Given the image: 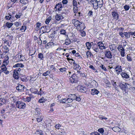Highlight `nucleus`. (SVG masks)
<instances>
[{
  "instance_id": "nucleus-40",
  "label": "nucleus",
  "mask_w": 135,
  "mask_h": 135,
  "mask_svg": "<svg viewBox=\"0 0 135 135\" xmlns=\"http://www.w3.org/2000/svg\"><path fill=\"white\" fill-rule=\"evenodd\" d=\"M14 25L17 27H18L20 26L21 25V23L20 22H16L14 23Z\"/></svg>"
},
{
  "instance_id": "nucleus-28",
  "label": "nucleus",
  "mask_w": 135,
  "mask_h": 135,
  "mask_svg": "<svg viewBox=\"0 0 135 135\" xmlns=\"http://www.w3.org/2000/svg\"><path fill=\"white\" fill-rule=\"evenodd\" d=\"M46 27L47 26H44L43 27H42L41 28V30H42V31H43V32H48L49 31H47L46 30Z\"/></svg>"
},
{
  "instance_id": "nucleus-49",
  "label": "nucleus",
  "mask_w": 135,
  "mask_h": 135,
  "mask_svg": "<svg viewBox=\"0 0 135 135\" xmlns=\"http://www.w3.org/2000/svg\"><path fill=\"white\" fill-rule=\"evenodd\" d=\"M80 33L81 36L83 37L85 36L86 35V33L84 31H80Z\"/></svg>"
},
{
  "instance_id": "nucleus-57",
  "label": "nucleus",
  "mask_w": 135,
  "mask_h": 135,
  "mask_svg": "<svg viewBox=\"0 0 135 135\" xmlns=\"http://www.w3.org/2000/svg\"><path fill=\"white\" fill-rule=\"evenodd\" d=\"M78 8L77 7H74L73 8V11L75 13H76L78 12Z\"/></svg>"
},
{
  "instance_id": "nucleus-42",
  "label": "nucleus",
  "mask_w": 135,
  "mask_h": 135,
  "mask_svg": "<svg viewBox=\"0 0 135 135\" xmlns=\"http://www.w3.org/2000/svg\"><path fill=\"white\" fill-rule=\"evenodd\" d=\"M124 36H125V37L127 38H129L130 37V35H129L128 32H124Z\"/></svg>"
},
{
  "instance_id": "nucleus-4",
  "label": "nucleus",
  "mask_w": 135,
  "mask_h": 135,
  "mask_svg": "<svg viewBox=\"0 0 135 135\" xmlns=\"http://www.w3.org/2000/svg\"><path fill=\"white\" fill-rule=\"evenodd\" d=\"M113 69L115 70V71L118 75L119 74L122 70L121 66L119 65H116L115 67L113 68Z\"/></svg>"
},
{
  "instance_id": "nucleus-52",
  "label": "nucleus",
  "mask_w": 135,
  "mask_h": 135,
  "mask_svg": "<svg viewBox=\"0 0 135 135\" xmlns=\"http://www.w3.org/2000/svg\"><path fill=\"white\" fill-rule=\"evenodd\" d=\"M100 67L103 70L105 71H107V69H106L105 66H104L102 64L100 66Z\"/></svg>"
},
{
  "instance_id": "nucleus-44",
  "label": "nucleus",
  "mask_w": 135,
  "mask_h": 135,
  "mask_svg": "<svg viewBox=\"0 0 135 135\" xmlns=\"http://www.w3.org/2000/svg\"><path fill=\"white\" fill-rule=\"evenodd\" d=\"M91 54H92L89 51H87L86 52V55L87 56V58H88L89 57H90Z\"/></svg>"
},
{
  "instance_id": "nucleus-9",
  "label": "nucleus",
  "mask_w": 135,
  "mask_h": 135,
  "mask_svg": "<svg viewBox=\"0 0 135 135\" xmlns=\"http://www.w3.org/2000/svg\"><path fill=\"white\" fill-rule=\"evenodd\" d=\"M97 45L99 49L101 50L105 49L106 47L104 45V44L101 41L97 43Z\"/></svg>"
},
{
  "instance_id": "nucleus-3",
  "label": "nucleus",
  "mask_w": 135,
  "mask_h": 135,
  "mask_svg": "<svg viewBox=\"0 0 135 135\" xmlns=\"http://www.w3.org/2000/svg\"><path fill=\"white\" fill-rule=\"evenodd\" d=\"M69 79L72 83H75L76 82V80L77 79V76L76 74L74 73L71 75Z\"/></svg>"
},
{
  "instance_id": "nucleus-12",
  "label": "nucleus",
  "mask_w": 135,
  "mask_h": 135,
  "mask_svg": "<svg viewBox=\"0 0 135 135\" xmlns=\"http://www.w3.org/2000/svg\"><path fill=\"white\" fill-rule=\"evenodd\" d=\"M119 86L122 90H125V89L126 88V86L127 85H129V84L127 83H125V84H123L121 82H119Z\"/></svg>"
},
{
  "instance_id": "nucleus-20",
  "label": "nucleus",
  "mask_w": 135,
  "mask_h": 135,
  "mask_svg": "<svg viewBox=\"0 0 135 135\" xmlns=\"http://www.w3.org/2000/svg\"><path fill=\"white\" fill-rule=\"evenodd\" d=\"M37 118L36 119L38 122H41L43 118V117L42 115H40L39 116H36Z\"/></svg>"
},
{
  "instance_id": "nucleus-31",
  "label": "nucleus",
  "mask_w": 135,
  "mask_h": 135,
  "mask_svg": "<svg viewBox=\"0 0 135 135\" xmlns=\"http://www.w3.org/2000/svg\"><path fill=\"white\" fill-rule=\"evenodd\" d=\"M26 27L25 26H21V28L20 29V30L22 32H24L26 30Z\"/></svg>"
},
{
  "instance_id": "nucleus-64",
  "label": "nucleus",
  "mask_w": 135,
  "mask_h": 135,
  "mask_svg": "<svg viewBox=\"0 0 135 135\" xmlns=\"http://www.w3.org/2000/svg\"><path fill=\"white\" fill-rule=\"evenodd\" d=\"M88 15L89 16H92L93 12L91 11H89L88 13Z\"/></svg>"
},
{
  "instance_id": "nucleus-26",
  "label": "nucleus",
  "mask_w": 135,
  "mask_h": 135,
  "mask_svg": "<svg viewBox=\"0 0 135 135\" xmlns=\"http://www.w3.org/2000/svg\"><path fill=\"white\" fill-rule=\"evenodd\" d=\"M122 44L124 48L125 47H126V48L127 49H128V46L127 45V43L126 41H124V42H122Z\"/></svg>"
},
{
  "instance_id": "nucleus-50",
  "label": "nucleus",
  "mask_w": 135,
  "mask_h": 135,
  "mask_svg": "<svg viewBox=\"0 0 135 135\" xmlns=\"http://www.w3.org/2000/svg\"><path fill=\"white\" fill-rule=\"evenodd\" d=\"M37 134H39L40 135H43L44 134L42 131L41 130H38L37 131Z\"/></svg>"
},
{
  "instance_id": "nucleus-10",
  "label": "nucleus",
  "mask_w": 135,
  "mask_h": 135,
  "mask_svg": "<svg viewBox=\"0 0 135 135\" xmlns=\"http://www.w3.org/2000/svg\"><path fill=\"white\" fill-rule=\"evenodd\" d=\"M105 56L108 59L112 58V55L109 51L106 50L105 53Z\"/></svg>"
},
{
  "instance_id": "nucleus-59",
  "label": "nucleus",
  "mask_w": 135,
  "mask_h": 135,
  "mask_svg": "<svg viewBox=\"0 0 135 135\" xmlns=\"http://www.w3.org/2000/svg\"><path fill=\"white\" fill-rule=\"evenodd\" d=\"M61 125L58 124H56L55 126V127L57 129H59L60 127L61 126Z\"/></svg>"
},
{
  "instance_id": "nucleus-47",
  "label": "nucleus",
  "mask_w": 135,
  "mask_h": 135,
  "mask_svg": "<svg viewBox=\"0 0 135 135\" xmlns=\"http://www.w3.org/2000/svg\"><path fill=\"white\" fill-rule=\"evenodd\" d=\"M99 92L95 89H92L91 90V93H98Z\"/></svg>"
},
{
  "instance_id": "nucleus-56",
  "label": "nucleus",
  "mask_w": 135,
  "mask_h": 135,
  "mask_svg": "<svg viewBox=\"0 0 135 135\" xmlns=\"http://www.w3.org/2000/svg\"><path fill=\"white\" fill-rule=\"evenodd\" d=\"M124 8L126 11H128L129 8V6L125 5L124 6Z\"/></svg>"
},
{
  "instance_id": "nucleus-21",
  "label": "nucleus",
  "mask_w": 135,
  "mask_h": 135,
  "mask_svg": "<svg viewBox=\"0 0 135 135\" xmlns=\"http://www.w3.org/2000/svg\"><path fill=\"white\" fill-rule=\"evenodd\" d=\"M20 74L18 73L15 70L13 72V77L16 79H17L18 78V75Z\"/></svg>"
},
{
  "instance_id": "nucleus-51",
  "label": "nucleus",
  "mask_w": 135,
  "mask_h": 135,
  "mask_svg": "<svg viewBox=\"0 0 135 135\" xmlns=\"http://www.w3.org/2000/svg\"><path fill=\"white\" fill-rule=\"evenodd\" d=\"M91 94L93 95H96V96H95V97H97L98 96V94H99V97H101L102 95V93H91Z\"/></svg>"
},
{
  "instance_id": "nucleus-18",
  "label": "nucleus",
  "mask_w": 135,
  "mask_h": 135,
  "mask_svg": "<svg viewBox=\"0 0 135 135\" xmlns=\"http://www.w3.org/2000/svg\"><path fill=\"white\" fill-rule=\"evenodd\" d=\"M120 75L122 77L126 79H128L129 78V76L126 73L123 72H122L120 74Z\"/></svg>"
},
{
  "instance_id": "nucleus-55",
  "label": "nucleus",
  "mask_w": 135,
  "mask_h": 135,
  "mask_svg": "<svg viewBox=\"0 0 135 135\" xmlns=\"http://www.w3.org/2000/svg\"><path fill=\"white\" fill-rule=\"evenodd\" d=\"M8 62L9 61L7 60H6V61H4L3 62V64L2 65H4L5 66H6L7 65Z\"/></svg>"
},
{
  "instance_id": "nucleus-5",
  "label": "nucleus",
  "mask_w": 135,
  "mask_h": 135,
  "mask_svg": "<svg viewBox=\"0 0 135 135\" xmlns=\"http://www.w3.org/2000/svg\"><path fill=\"white\" fill-rule=\"evenodd\" d=\"M65 15V13H61L59 14H57L55 16V18L56 20L59 21L61 20L64 18V16L63 14Z\"/></svg>"
},
{
  "instance_id": "nucleus-61",
  "label": "nucleus",
  "mask_w": 135,
  "mask_h": 135,
  "mask_svg": "<svg viewBox=\"0 0 135 135\" xmlns=\"http://www.w3.org/2000/svg\"><path fill=\"white\" fill-rule=\"evenodd\" d=\"M60 32L61 34L65 35V30H64L62 29L60 31Z\"/></svg>"
},
{
  "instance_id": "nucleus-53",
  "label": "nucleus",
  "mask_w": 135,
  "mask_h": 135,
  "mask_svg": "<svg viewBox=\"0 0 135 135\" xmlns=\"http://www.w3.org/2000/svg\"><path fill=\"white\" fill-rule=\"evenodd\" d=\"M11 16L10 15L8 14L6 16L5 18L6 20H9L11 19Z\"/></svg>"
},
{
  "instance_id": "nucleus-63",
  "label": "nucleus",
  "mask_w": 135,
  "mask_h": 135,
  "mask_svg": "<svg viewBox=\"0 0 135 135\" xmlns=\"http://www.w3.org/2000/svg\"><path fill=\"white\" fill-rule=\"evenodd\" d=\"M89 2H90L93 5L95 2V0H86Z\"/></svg>"
},
{
  "instance_id": "nucleus-17",
  "label": "nucleus",
  "mask_w": 135,
  "mask_h": 135,
  "mask_svg": "<svg viewBox=\"0 0 135 135\" xmlns=\"http://www.w3.org/2000/svg\"><path fill=\"white\" fill-rule=\"evenodd\" d=\"M92 49L96 52H97L99 51L98 45L96 44H94L92 47Z\"/></svg>"
},
{
  "instance_id": "nucleus-39",
  "label": "nucleus",
  "mask_w": 135,
  "mask_h": 135,
  "mask_svg": "<svg viewBox=\"0 0 135 135\" xmlns=\"http://www.w3.org/2000/svg\"><path fill=\"white\" fill-rule=\"evenodd\" d=\"M66 68H60L59 69L60 71L64 73L66 71Z\"/></svg>"
},
{
  "instance_id": "nucleus-16",
  "label": "nucleus",
  "mask_w": 135,
  "mask_h": 135,
  "mask_svg": "<svg viewBox=\"0 0 135 135\" xmlns=\"http://www.w3.org/2000/svg\"><path fill=\"white\" fill-rule=\"evenodd\" d=\"M3 53L5 54L8 53L9 51V48L6 45H4L3 47Z\"/></svg>"
},
{
  "instance_id": "nucleus-33",
  "label": "nucleus",
  "mask_w": 135,
  "mask_h": 135,
  "mask_svg": "<svg viewBox=\"0 0 135 135\" xmlns=\"http://www.w3.org/2000/svg\"><path fill=\"white\" fill-rule=\"evenodd\" d=\"M5 99L2 98H0V106L3 104L5 103Z\"/></svg>"
},
{
  "instance_id": "nucleus-19",
  "label": "nucleus",
  "mask_w": 135,
  "mask_h": 135,
  "mask_svg": "<svg viewBox=\"0 0 135 135\" xmlns=\"http://www.w3.org/2000/svg\"><path fill=\"white\" fill-rule=\"evenodd\" d=\"M120 51L121 56L122 57H124L125 56V52L124 48L118 50Z\"/></svg>"
},
{
  "instance_id": "nucleus-6",
  "label": "nucleus",
  "mask_w": 135,
  "mask_h": 135,
  "mask_svg": "<svg viewBox=\"0 0 135 135\" xmlns=\"http://www.w3.org/2000/svg\"><path fill=\"white\" fill-rule=\"evenodd\" d=\"M1 71L2 72H3L6 74H7L9 73V72L7 70V68L6 66L4 65H2L1 66Z\"/></svg>"
},
{
  "instance_id": "nucleus-13",
  "label": "nucleus",
  "mask_w": 135,
  "mask_h": 135,
  "mask_svg": "<svg viewBox=\"0 0 135 135\" xmlns=\"http://www.w3.org/2000/svg\"><path fill=\"white\" fill-rule=\"evenodd\" d=\"M112 15L114 19L117 20L119 18V15L118 13L115 11H113L112 13Z\"/></svg>"
},
{
  "instance_id": "nucleus-38",
  "label": "nucleus",
  "mask_w": 135,
  "mask_h": 135,
  "mask_svg": "<svg viewBox=\"0 0 135 135\" xmlns=\"http://www.w3.org/2000/svg\"><path fill=\"white\" fill-rule=\"evenodd\" d=\"M23 87L22 85H20L18 86L17 87V89L19 90H22V89L23 88Z\"/></svg>"
},
{
  "instance_id": "nucleus-58",
  "label": "nucleus",
  "mask_w": 135,
  "mask_h": 135,
  "mask_svg": "<svg viewBox=\"0 0 135 135\" xmlns=\"http://www.w3.org/2000/svg\"><path fill=\"white\" fill-rule=\"evenodd\" d=\"M73 4L74 7H77V3L76 1L75 0L73 1Z\"/></svg>"
},
{
  "instance_id": "nucleus-7",
  "label": "nucleus",
  "mask_w": 135,
  "mask_h": 135,
  "mask_svg": "<svg viewBox=\"0 0 135 135\" xmlns=\"http://www.w3.org/2000/svg\"><path fill=\"white\" fill-rule=\"evenodd\" d=\"M85 28L84 24L81 22L79 25L77 27V29L78 30L80 31L83 30Z\"/></svg>"
},
{
  "instance_id": "nucleus-43",
  "label": "nucleus",
  "mask_w": 135,
  "mask_h": 135,
  "mask_svg": "<svg viewBox=\"0 0 135 135\" xmlns=\"http://www.w3.org/2000/svg\"><path fill=\"white\" fill-rule=\"evenodd\" d=\"M127 58L128 61H132L131 57L130 56V55L129 54L127 55Z\"/></svg>"
},
{
  "instance_id": "nucleus-1",
  "label": "nucleus",
  "mask_w": 135,
  "mask_h": 135,
  "mask_svg": "<svg viewBox=\"0 0 135 135\" xmlns=\"http://www.w3.org/2000/svg\"><path fill=\"white\" fill-rule=\"evenodd\" d=\"M103 4L102 0H95V2L93 3V8L95 9H97L98 7L101 8Z\"/></svg>"
},
{
  "instance_id": "nucleus-41",
  "label": "nucleus",
  "mask_w": 135,
  "mask_h": 135,
  "mask_svg": "<svg viewBox=\"0 0 135 135\" xmlns=\"http://www.w3.org/2000/svg\"><path fill=\"white\" fill-rule=\"evenodd\" d=\"M22 13H18L17 14H16L15 16V17L17 18L18 19L20 18L21 16L22 15Z\"/></svg>"
},
{
  "instance_id": "nucleus-34",
  "label": "nucleus",
  "mask_w": 135,
  "mask_h": 135,
  "mask_svg": "<svg viewBox=\"0 0 135 135\" xmlns=\"http://www.w3.org/2000/svg\"><path fill=\"white\" fill-rule=\"evenodd\" d=\"M41 26V23L39 22L37 23L36 24V27L35 28V30H38L39 29V27Z\"/></svg>"
},
{
  "instance_id": "nucleus-24",
  "label": "nucleus",
  "mask_w": 135,
  "mask_h": 135,
  "mask_svg": "<svg viewBox=\"0 0 135 135\" xmlns=\"http://www.w3.org/2000/svg\"><path fill=\"white\" fill-rule=\"evenodd\" d=\"M73 95L74 96V97L72 98H71V100H74L75 99L76 101L78 102H79L81 100V99L80 97H77L75 94H73Z\"/></svg>"
},
{
  "instance_id": "nucleus-46",
  "label": "nucleus",
  "mask_w": 135,
  "mask_h": 135,
  "mask_svg": "<svg viewBox=\"0 0 135 135\" xmlns=\"http://www.w3.org/2000/svg\"><path fill=\"white\" fill-rule=\"evenodd\" d=\"M98 131L101 134H103L104 132V129L102 128L99 129L98 130Z\"/></svg>"
},
{
  "instance_id": "nucleus-36",
  "label": "nucleus",
  "mask_w": 135,
  "mask_h": 135,
  "mask_svg": "<svg viewBox=\"0 0 135 135\" xmlns=\"http://www.w3.org/2000/svg\"><path fill=\"white\" fill-rule=\"evenodd\" d=\"M20 2L23 4V5H25L26 4L27 2L26 0H20Z\"/></svg>"
},
{
  "instance_id": "nucleus-29",
  "label": "nucleus",
  "mask_w": 135,
  "mask_h": 135,
  "mask_svg": "<svg viewBox=\"0 0 135 135\" xmlns=\"http://www.w3.org/2000/svg\"><path fill=\"white\" fill-rule=\"evenodd\" d=\"M6 38L8 39V41H12L13 40V36L12 35H7L6 36Z\"/></svg>"
},
{
  "instance_id": "nucleus-27",
  "label": "nucleus",
  "mask_w": 135,
  "mask_h": 135,
  "mask_svg": "<svg viewBox=\"0 0 135 135\" xmlns=\"http://www.w3.org/2000/svg\"><path fill=\"white\" fill-rule=\"evenodd\" d=\"M91 43L93 44V42L90 43L89 42H88L86 43V46L87 47V48L89 50L91 48Z\"/></svg>"
},
{
  "instance_id": "nucleus-60",
  "label": "nucleus",
  "mask_w": 135,
  "mask_h": 135,
  "mask_svg": "<svg viewBox=\"0 0 135 135\" xmlns=\"http://www.w3.org/2000/svg\"><path fill=\"white\" fill-rule=\"evenodd\" d=\"M19 74H20V71L21 70V69L20 68H16L15 70Z\"/></svg>"
},
{
  "instance_id": "nucleus-2",
  "label": "nucleus",
  "mask_w": 135,
  "mask_h": 135,
  "mask_svg": "<svg viewBox=\"0 0 135 135\" xmlns=\"http://www.w3.org/2000/svg\"><path fill=\"white\" fill-rule=\"evenodd\" d=\"M16 107L20 109H24L26 108V104L21 101H17L16 103Z\"/></svg>"
},
{
  "instance_id": "nucleus-45",
  "label": "nucleus",
  "mask_w": 135,
  "mask_h": 135,
  "mask_svg": "<svg viewBox=\"0 0 135 135\" xmlns=\"http://www.w3.org/2000/svg\"><path fill=\"white\" fill-rule=\"evenodd\" d=\"M71 43V42L70 40L67 39L66 40L65 44L66 45H68L70 44Z\"/></svg>"
},
{
  "instance_id": "nucleus-35",
  "label": "nucleus",
  "mask_w": 135,
  "mask_h": 135,
  "mask_svg": "<svg viewBox=\"0 0 135 135\" xmlns=\"http://www.w3.org/2000/svg\"><path fill=\"white\" fill-rule=\"evenodd\" d=\"M54 45V44L52 42H49L47 44V46L48 48L51 47L52 46Z\"/></svg>"
},
{
  "instance_id": "nucleus-30",
  "label": "nucleus",
  "mask_w": 135,
  "mask_h": 135,
  "mask_svg": "<svg viewBox=\"0 0 135 135\" xmlns=\"http://www.w3.org/2000/svg\"><path fill=\"white\" fill-rule=\"evenodd\" d=\"M70 99H63L62 100V103L63 104L64 103H69V100H70Z\"/></svg>"
},
{
  "instance_id": "nucleus-11",
  "label": "nucleus",
  "mask_w": 135,
  "mask_h": 135,
  "mask_svg": "<svg viewBox=\"0 0 135 135\" xmlns=\"http://www.w3.org/2000/svg\"><path fill=\"white\" fill-rule=\"evenodd\" d=\"M62 7V6L61 3L59 2L56 4L55 9H56V11H60L61 10Z\"/></svg>"
},
{
  "instance_id": "nucleus-23",
  "label": "nucleus",
  "mask_w": 135,
  "mask_h": 135,
  "mask_svg": "<svg viewBox=\"0 0 135 135\" xmlns=\"http://www.w3.org/2000/svg\"><path fill=\"white\" fill-rule=\"evenodd\" d=\"M24 67V65L21 63H17L13 66V67L14 68H19V67L23 68Z\"/></svg>"
},
{
  "instance_id": "nucleus-8",
  "label": "nucleus",
  "mask_w": 135,
  "mask_h": 135,
  "mask_svg": "<svg viewBox=\"0 0 135 135\" xmlns=\"http://www.w3.org/2000/svg\"><path fill=\"white\" fill-rule=\"evenodd\" d=\"M16 59L20 61H23L25 60V57L19 54L16 55Z\"/></svg>"
},
{
  "instance_id": "nucleus-37",
  "label": "nucleus",
  "mask_w": 135,
  "mask_h": 135,
  "mask_svg": "<svg viewBox=\"0 0 135 135\" xmlns=\"http://www.w3.org/2000/svg\"><path fill=\"white\" fill-rule=\"evenodd\" d=\"M38 57L40 60H42L44 58L43 54L41 53H39L38 54Z\"/></svg>"
},
{
  "instance_id": "nucleus-14",
  "label": "nucleus",
  "mask_w": 135,
  "mask_h": 135,
  "mask_svg": "<svg viewBox=\"0 0 135 135\" xmlns=\"http://www.w3.org/2000/svg\"><path fill=\"white\" fill-rule=\"evenodd\" d=\"M81 22L76 19L73 20L72 21V23L74 24V25L76 27L79 25Z\"/></svg>"
},
{
  "instance_id": "nucleus-54",
  "label": "nucleus",
  "mask_w": 135,
  "mask_h": 135,
  "mask_svg": "<svg viewBox=\"0 0 135 135\" xmlns=\"http://www.w3.org/2000/svg\"><path fill=\"white\" fill-rule=\"evenodd\" d=\"M90 134L91 135H100V134L97 132L91 133Z\"/></svg>"
},
{
  "instance_id": "nucleus-62",
  "label": "nucleus",
  "mask_w": 135,
  "mask_h": 135,
  "mask_svg": "<svg viewBox=\"0 0 135 135\" xmlns=\"http://www.w3.org/2000/svg\"><path fill=\"white\" fill-rule=\"evenodd\" d=\"M32 97H26V101L28 102H29L31 100Z\"/></svg>"
},
{
  "instance_id": "nucleus-22",
  "label": "nucleus",
  "mask_w": 135,
  "mask_h": 135,
  "mask_svg": "<svg viewBox=\"0 0 135 135\" xmlns=\"http://www.w3.org/2000/svg\"><path fill=\"white\" fill-rule=\"evenodd\" d=\"M13 25V23H12L7 22L6 24V26H5L4 25L3 26V27H4V28L6 26L8 28H10Z\"/></svg>"
},
{
  "instance_id": "nucleus-15",
  "label": "nucleus",
  "mask_w": 135,
  "mask_h": 135,
  "mask_svg": "<svg viewBox=\"0 0 135 135\" xmlns=\"http://www.w3.org/2000/svg\"><path fill=\"white\" fill-rule=\"evenodd\" d=\"M40 109L39 108H36L35 109V114L36 116H39L40 115Z\"/></svg>"
},
{
  "instance_id": "nucleus-48",
  "label": "nucleus",
  "mask_w": 135,
  "mask_h": 135,
  "mask_svg": "<svg viewBox=\"0 0 135 135\" xmlns=\"http://www.w3.org/2000/svg\"><path fill=\"white\" fill-rule=\"evenodd\" d=\"M50 72L49 71H47L46 72L44 73L43 75L45 76H46L50 74Z\"/></svg>"
},
{
  "instance_id": "nucleus-32",
  "label": "nucleus",
  "mask_w": 135,
  "mask_h": 135,
  "mask_svg": "<svg viewBox=\"0 0 135 135\" xmlns=\"http://www.w3.org/2000/svg\"><path fill=\"white\" fill-rule=\"evenodd\" d=\"M51 19V16L49 17L46 20L45 22V23L47 24H48Z\"/></svg>"
},
{
  "instance_id": "nucleus-25",
  "label": "nucleus",
  "mask_w": 135,
  "mask_h": 135,
  "mask_svg": "<svg viewBox=\"0 0 135 135\" xmlns=\"http://www.w3.org/2000/svg\"><path fill=\"white\" fill-rule=\"evenodd\" d=\"M109 47L110 50L112 51H114L115 50V46L114 44H112L110 45Z\"/></svg>"
}]
</instances>
